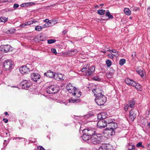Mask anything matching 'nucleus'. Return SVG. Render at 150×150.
Segmentation results:
<instances>
[{"label":"nucleus","mask_w":150,"mask_h":150,"mask_svg":"<svg viewBox=\"0 0 150 150\" xmlns=\"http://www.w3.org/2000/svg\"><path fill=\"white\" fill-rule=\"evenodd\" d=\"M98 89L96 88L92 90L94 96H96L95 101L98 105H103L106 101L107 98L101 93H98Z\"/></svg>","instance_id":"1"},{"label":"nucleus","mask_w":150,"mask_h":150,"mask_svg":"<svg viewBox=\"0 0 150 150\" xmlns=\"http://www.w3.org/2000/svg\"><path fill=\"white\" fill-rule=\"evenodd\" d=\"M99 150H112V147L110 144H106L100 147Z\"/></svg>","instance_id":"16"},{"label":"nucleus","mask_w":150,"mask_h":150,"mask_svg":"<svg viewBox=\"0 0 150 150\" xmlns=\"http://www.w3.org/2000/svg\"><path fill=\"white\" fill-rule=\"evenodd\" d=\"M90 137L86 134L83 133V134L82 136V138L84 141H88L89 142L90 141Z\"/></svg>","instance_id":"22"},{"label":"nucleus","mask_w":150,"mask_h":150,"mask_svg":"<svg viewBox=\"0 0 150 150\" xmlns=\"http://www.w3.org/2000/svg\"><path fill=\"white\" fill-rule=\"evenodd\" d=\"M132 86H134L135 88L141 91L142 90V86L139 84L137 83L135 81V83L134 85Z\"/></svg>","instance_id":"27"},{"label":"nucleus","mask_w":150,"mask_h":150,"mask_svg":"<svg viewBox=\"0 0 150 150\" xmlns=\"http://www.w3.org/2000/svg\"><path fill=\"white\" fill-rule=\"evenodd\" d=\"M42 36L41 35H38V36H35L34 38V40L35 41H38L39 40L43 41H44L45 38H42Z\"/></svg>","instance_id":"21"},{"label":"nucleus","mask_w":150,"mask_h":150,"mask_svg":"<svg viewBox=\"0 0 150 150\" xmlns=\"http://www.w3.org/2000/svg\"><path fill=\"white\" fill-rule=\"evenodd\" d=\"M21 6L22 7H26L25 3H23L21 5Z\"/></svg>","instance_id":"56"},{"label":"nucleus","mask_w":150,"mask_h":150,"mask_svg":"<svg viewBox=\"0 0 150 150\" xmlns=\"http://www.w3.org/2000/svg\"><path fill=\"white\" fill-rule=\"evenodd\" d=\"M67 31L66 30H64L62 32L64 34H65L67 33Z\"/></svg>","instance_id":"61"},{"label":"nucleus","mask_w":150,"mask_h":150,"mask_svg":"<svg viewBox=\"0 0 150 150\" xmlns=\"http://www.w3.org/2000/svg\"><path fill=\"white\" fill-rule=\"evenodd\" d=\"M12 50V47L9 45H2L0 46V50L4 52L11 51Z\"/></svg>","instance_id":"8"},{"label":"nucleus","mask_w":150,"mask_h":150,"mask_svg":"<svg viewBox=\"0 0 150 150\" xmlns=\"http://www.w3.org/2000/svg\"><path fill=\"white\" fill-rule=\"evenodd\" d=\"M132 147L131 148V149H132V150H134L135 149V147L134 145H132Z\"/></svg>","instance_id":"58"},{"label":"nucleus","mask_w":150,"mask_h":150,"mask_svg":"<svg viewBox=\"0 0 150 150\" xmlns=\"http://www.w3.org/2000/svg\"><path fill=\"white\" fill-rule=\"evenodd\" d=\"M107 51H109L110 52H112L113 53H115V54H113V55L114 56L116 57H117L119 56V54L118 53L117 51L115 49L113 50H108Z\"/></svg>","instance_id":"24"},{"label":"nucleus","mask_w":150,"mask_h":150,"mask_svg":"<svg viewBox=\"0 0 150 150\" xmlns=\"http://www.w3.org/2000/svg\"><path fill=\"white\" fill-rule=\"evenodd\" d=\"M8 18L4 17L0 18V22L5 23L7 21Z\"/></svg>","instance_id":"35"},{"label":"nucleus","mask_w":150,"mask_h":150,"mask_svg":"<svg viewBox=\"0 0 150 150\" xmlns=\"http://www.w3.org/2000/svg\"><path fill=\"white\" fill-rule=\"evenodd\" d=\"M43 21L44 22H45L48 23V22H49V19H46L45 20H44Z\"/></svg>","instance_id":"57"},{"label":"nucleus","mask_w":150,"mask_h":150,"mask_svg":"<svg viewBox=\"0 0 150 150\" xmlns=\"http://www.w3.org/2000/svg\"><path fill=\"white\" fill-rule=\"evenodd\" d=\"M135 103V101L133 100L129 101L125 105V110L127 111L129 108H133L134 106Z\"/></svg>","instance_id":"10"},{"label":"nucleus","mask_w":150,"mask_h":150,"mask_svg":"<svg viewBox=\"0 0 150 150\" xmlns=\"http://www.w3.org/2000/svg\"><path fill=\"white\" fill-rule=\"evenodd\" d=\"M15 31V30L14 28H11L8 30L7 33L8 34H12L14 33Z\"/></svg>","instance_id":"33"},{"label":"nucleus","mask_w":150,"mask_h":150,"mask_svg":"<svg viewBox=\"0 0 150 150\" xmlns=\"http://www.w3.org/2000/svg\"><path fill=\"white\" fill-rule=\"evenodd\" d=\"M19 7V5L17 4H15L13 6V8L16 9Z\"/></svg>","instance_id":"48"},{"label":"nucleus","mask_w":150,"mask_h":150,"mask_svg":"<svg viewBox=\"0 0 150 150\" xmlns=\"http://www.w3.org/2000/svg\"><path fill=\"white\" fill-rule=\"evenodd\" d=\"M89 66L90 65L89 64H87L84 66L81 69L82 71V72H86L89 69Z\"/></svg>","instance_id":"25"},{"label":"nucleus","mask_w":150,"mask_h":150,"mask_svg":"<svg viewBox=\"0 0 150 150\" xmlns=\"http://www.w3.org/2000/svg\"><path fill=\"white\" fill-rule=\"evenodd\" d=\"M137 72L141 77H143L145 75V72L144 70H141L140 69L136 71Z\"/></svg>","instance_id":"23"},{"label":"nucleus","mask_w":150,"mask_h":150,"mask_svg":"<svg viewBox=\"0 0 150 150\" xmlns=\"http://www.w3.org/2000/svg\"><path fill=\"white\" fill-rule=\"evenodd\" d=\"M115 72V71L112 68H110L109 72L106 74V76L108 78H111Z\"/></svg>","instance_id":"19"},{"label":"nucleus","mask_w":150,"mask_h":150,"mask_svg":"<svg viewBox=\"0 0 150 150\" xmlns=\"http://www.w3.org/2000/svg\"><path fill=\"white\" fill-rule=\"evenodd\" d=\"M38 150H45L41 146H39L37 148Z\"/></svg>","instance_id":"45"},{"label":"nucleus","mask_w":150,"mask_h":150,"mask_svg":"<svg viewBox=\"0 0 150 150\" xmlns=\"http://www.w3.org/2000/svg\"><path fill=\"white\" fill-rule=\"evenodd\" d=\"M25 22L26 23L27 25H29L32 24H33L32 21L31 20L27 22Z\"/></svg>","instance_id":"47"},{"label":"nucleus","mask_w":150,"mask_h":150,"mask_svg":"<svg viewBox=\"0 0 150 150\" xmlns=\"http://www.w3.org/2000/svg\"><path fill=\"white\" fill-rule=\"evenodd\" d=\"M42 28V26H37L35 28V30L37 31H40Z\"/></svg>","instance_id":"39"},{"label":"nucleus","mask_w":150,"mask_h":150,"mask_svg":"<svg viewBox=\"0 0 150 150\" xmlns=\"http://www.w3.org/2000/svg\"><path fill=\"white\" fill-rule=\"evenodd\" d=\"M56 42V40L54 39H50L47 40V43L49 44L54 43Z\"/></svg>","instance_id":"40"},{"label":"nucleus","mask_w":150,"mask_h":150,"mask_svg":"<svg viewBox=\"0 0 150 150\" xmlns=\"http://www.w3.org/2000/svg\"><path fill=\"white\" fill-rule=\"evenodd\" d=\"M77 51L76 50H71L67 51V53L68 54H74L77 53Z\"/></svg>","instance_id":"28"},{"label":"nucleus","mask_w":150,"mask_h":150,"mask_svg":"<svg viewBox=\"0 0 150 150\" xmlns=\"http://www.w3.org/2000/svg\"><path fill=\"white\" fill-rule=\"evenodd\" d=\"M3 120L4 121V122L5 123H7L8 121V119H6V118H4L3 119Z\"/></svg>","instance_id":"55"},{"label":"nucleus","mask_w":150,"mask_h":150,"mask_svg":"<svg viewBox=\"0 0 150 150\" xmlns=\"http://www.w3.org/2000/svg\"><path fill=\"white\" fill-rule=\"evenodd\" d=\"M113 121L112 119L111 118H107L105 120H104V122L107 125L112 122Z\"/></svg>","instance_id":"30"},{"label":"nucleus","mask_w":150,"mask_h":150,"mask_svg":"<svg viewBox=\"0 0 150 150\" xmlns=\"http://www.w3.org/2000/svg\"><path fill=\"white\" fill-rule=\"evenodd\" d=\"M108 56L110 58L112 59L113 58V57H114L113 56V55H112L111 54H108Z\"/></svg>","instance_id":"52"},{"label":"nucleus","mask_w":150,"mask_h":150,"mask_svg":"<svg viewBox=\"0 0 150 150\" xmlns=\"http://www.w3.org/2000/svg\"><path fill=\"white\" fill-rule=\"evenodd\" d=\"M4 114L5 115H8V112H4Z\"/></svg>","instance_id":"64"},{"label":"nucleus","mask_w":150,"mask_h":150,"mask_svg":"<svg viewBox=\"0 0 150 150\" xmlns=\"http://www.w3.org/2000/svg\"><path fill=\"white\" fill-rule=\"evenodd\" d=\"M95 70V68L94 66L91 67L86 72L85 75L88 77L92 76L93 74V72Z\"/></svg>","instance_id":"11"},{"label":"nucleus","mask_w":150,"mask_h":150,"mask_svg":"<svg viewBox=\"0 0 150 150\" xmlns=\"http://www.w3.org/2000/svg\"><path fill=\"white\" fill-rule=\"evenodd\" d=\"M136 56V52H132V56L133 58L134 57H135Z\"/></svg>","instance_id":"53"},{"label":"nucleus","mask_w":150,"mask_h":150,"mask_svg":"<svg viewBox=\"0 0 150 150\" xmlns=\"http://www.w3.org/2000/svg\"><path fill=\"white\" fill-rule=\"evenodd\" d=\"M59 88V87L57 85H52L47 88L46 91L49 94L55 93L58 92Z\"/></svg>","instance_id":"6"},{"label":"nucleus","mask_w":150,"mask_h":150,"mask_svg":"<svg viewBox=\"0 0 150 150\" xmlns=\"http://www.w3.org/2000/svg\"><path fill=\"white\" fill-rule=\"evenodd\" d=\"M51 51L52 52L54 53L55 55H56L57 53L56 52V50L54 48H52L51 50Z\"/></svg>","instance_id":"44"},{"label":"nucleus","mask_w":150,"mask_h":150,"mask_svg":"<svg viewBox=\"0 0 150 150\" xmlns=\"http://www.w3.org/2000/svg\"><path fill=\"white\" fill-rule=\"evenodd\" d=\"M21 85L22 88L26 90H27L32 85L31 82L30 81L27 80H23L21 82Z\"/></svg>","instance_id":"9"},{"label":"nucleus","mask_w":150,"mask_h":150,"mask_svg":"<svg viewBox=\"0 0 150 150\" xmlns=\"http://www.w3.org/2000/svg\"><path fill=\"white\" fill-rule=\"evenodd\" d=\"M125 62L126 60L125 59H121L119 61V64L120 66H122L125 63Z\"/></svg>","instance_id":"36"},{"label":"nucleus","mask_w":150,"mask_h":150,"mask_svg":"<svg viewBox=\"0 0 150 150\" xmlns=\"http://www.w3.org/2000/svg\"><path fill=\"white\" fill-rule=\"evenodd\" d=\"M102 113H99V114H98L97 115V118L98 119V120H102Z\"/></svg>","instance_id":"42"},{"label":"nucleus","mask_w":150,"mask_h":150,"mask_svg":"<svg viewBox=\"0 0 150 150\" xmlns=\"http://www.w3.org/2000/svg\"><path fill=\"white\" fill-rule=\"evenodd\" d=\"M23 139V138H21V137H16L15 139Z\"/></svg>","instance_id":"62"},{"label":"nucleus","mask_w":150,"mask_h":150,"mask_svg":"<svg viewBox=\"0 0 150 150\" xmlns=\"http://www.w3.org/2000/svg\"><path fill=\"white\" fill-rule=\"evenodd\" d=\"M26 25H27L26 22H25V23L21 24L20 25V26L21 27H24Z\"/></svg>","instance_id":"51"},{"label":"nucleus","mask_w":150,"mask_h":150,"mask_svg":"<svg viewBox=\"0 0 150 150\" xmlns=\"http://www.w3.org/2000/svg\"><path fill=\"white\" fill-rule=\"evenodd\" d=\"M5 132L2 129H0V136L2 137H5V134L4 133Z\"/></svg>","instance_id":"37"},{"label":"nucleus","mask_w":150,"mask_h":150,"mask_svg":"<svg viewBox=\"0 0 150 150\" xmlns=\"http://www.w3.org/2000/svg\"><path fill=\"white\" fill-rule=\"evenodd\" d=\"M80 101V99L79 98L75 99H72L71 98L69 100V101L70 103H76L79 102Z\"/></svg>","instance_id":"26"},{"label":"nucleus","mask_w":150,"mask_h":150,"mask_svg":"<svg viewBox=\"0 0 150 150\" xmlns=\"http://www.w3.org/2000/svg\"><path fill=\"white\" fill-rule=\"evenodd\" d=\"M142 142H140L136 144V146L138 148L141 147V146H142Z\"/></svg>","instance_id":"43"},{"label":"nucleus","mask_w":150,"mask_h":150,"mask_svg":"<svg viewBox=\"0 0 150 150\" xmlns=\"http://www.w3.org/2000/svg\"><path fill=\"white\" fill-rule=\"evenodd\" d=\"M63 74L60 73H55L54 74V78L57 81H62L64 79H63Z\"/></svg>","instance_id":"17"},{"label":"nucleus","mask_w":150,"mask_h":150,"mask_svg":"<svg viewBox=\"0 0 150 150\" xmlns=\"http://www.w3.org/2000/svg\"><path fill=\"white\" fill-rule=\"evenodd\" d=\"M8 142V141H7L6 140H4L3 143V144L4 146H6L7 145Z\"/></svg>","instance_id":"46"},{"label":"nucleus","mask_w":150,"mask_h":150,"mask_svg":"<svg viewBox=\"0 0 150 150\" xmlns=\"http://www.w3.org/2000/svg\"><path fill=\"white\" fill-rule=\"evenodd\" d=\"M4 134H5V135H5V137H6V135H7V134H8V133H7V132H5L4 133Z\"/></svg>","instance_id":"63"},{"label":"nucleus","mask_w":150,"mask_h":150,"mask_svg":"<svg viewBox=\"0 0 150 150\" xmlns=\"http://www.w3.org/2000/svg\"><path fill=\"white\" fill-rule=\"evenodd\" d=\"M125 81L127 84L129 86H132V85H134L135 83V81L129 78L125 79Z\"/></svg>","instance_id":"20"},{"label":"nucleus","mask_w":150,"mask_h":150,"mask_svg":"<svg viewBox=\"0 0 150 150\" xmlns=\"http://www.w3.org/2000/svg\"><path fill=\"white\" fill-rule=\"evenodd\" d=\"M3 66L6 71H10L14 67V63L11 60H6L4 61Z\"/></svg>","instance_id":"4"},{"label":"nucleus","mask_w":150,"mask_h":150,"mask_svg":"<svg viewBox=\"0 0 150 150\" xmlns=\"http://www.w3.org/2000/svg\"><path fill=\"white\" fill-rule=\"evenodd\" d=\"M106 63L107 66L108 67H110L111 65V61L109 59L107 60L106 61Z\"/></svg>","instance_id":"38"},{"label":"nucleus","mask_w":150,"mask_h":150,"mask_svg":"<svg viewBox=\"0 0 150 150\" xmlns=\"http://www.w3.org/2000/svg\"><path fill=\"white\" fill-rule=\"evenodd\" d=\"M31 21H32V23H36L37 22V21L35 19H34L33 20H32Z\"/></svg>","instance_id":"59"},{"label":"nucleus","mask_w":150,"mask_h":150,"mask_svg":"<svg viewBox=\"0 0 150 150\" xmlns=\"http://www.w3.org/2000/svg\"><path fill=\"white\" fill-rule=\"evenodd\" d=\"M55 73L50 70L44 73V75L47 77L50 78H54V74Z\"/></svg>","instance_id":"18"},{"label":"nucleus","mask_w":150,"mask_h":150,"mask_svg":"<svg viewBox=\"0 0 150 150\" xmlns=\"http://www.w3.org/2000/svg\"><path fill=\"white\" fill-rule=\"evenodd\" d=\"M36 2H29V3L30 6H33V5H35L36 4Z\"/></svg>","instance_id":"49"},{"label":"nucleus","mask_w":150,"mask_h":150,"mask_svg":"<svg viewBox=\"0 0 150 150\" xmlns=\"http://www.w3.org/2000/svg\"><path fill=\"white\" fill-rule=\"evenodd\" d=\"M106 126H107V125L104 122V120H99L97 123V127L100 129L104 128L106 127Z\"/></svg>","instance_id":"12"},{"label":"nucleus","mask_w":150,"mask_h":150,"mask_svg":"<svg viewBox=\"0 0 150 150\" xmlns=\"http://www.w3.org/2000/svg\"><path fill=\"white\" fill-rule=\"evenodd\" d=\"M124 12L125 14L127 15H129L131 13V11L128 8H125L124 9Z\"/></svg>","instance_id":"29"},{"label":"nucleus","mask_w":150,"mask_h":150,"mask_svg":"<svg viewBox=\"0 0 150 150\" xmlns=\"http://www.w3.org/2000/svg\"><path fill=\"white\" fill-rule=\"evenodd\" d=\"M105 12V11L103 9H100L98 10L97 11V13L99 14L103 15Z\"/></svg>","instance_id":"31"},{"label":"nucleus","mask_w":150,"mask_h":150,"mask_svg":"<svg viewBox=\"0 0 150 150\" xmlns=\"http://www.w3.org/2000/svg\"><path fill=\"white\" fill-rule=\"evenodd\" d=\"M20 72L22 74L27 73L30 71V69L27 66H23L19 68Z\"/></svg>","instance_id":"13"},{"label":"nucleus","mask_w":150,"mask_h":150,"mask_svg":"<svg viewBox=\"0 0 150 150\" xmlns=\"http://www.w3.org/2000/svg\"><path fill=\"white\" fill-rule=\"evenodd\" d=\"M147 13L149 16L150 18V7L147 9Z\"/></svg>","instance_id":"50"},{"label":"nucleus","mask_w":150,"mask_h":150,"mask_svg":"<svg viewBox=\"0 0 150 150\" xmlns=\"http://www.w3.org/2000/svg\"><path fill=\"white\" fill-rule=\"evenodd\" d=\"M66 89L69 93H71L75 97L79 98L81 96V92H78L77 89L75 87L72 86L70 83L68 84L67 85Z\"/></svg>","instance_id":"2"},{"label":"nucleus","mask_w":150,"mask_h":150,"mask_svg":"<svg viewBox=\"0 0 150 150\" xmlns=\"http://www.w3.org/2000/svg\"><path fill=\"white\" fill-rule=\"evenodd\" d=\"M135 110L132 109L129 112V118L132 121H133L136 117V114L135 112Z\"/></svg>","instance_id":"14"},{"label":"nucleus","mask_w":150,"mask_h":150,"mask_svg":"<svg viewBox=\"0 0 150 150\" xmlns=\"http://www.w3.org/2000/svg\"><path fill=\"white\" fill-rule=\"evenodd\" d=\"M40 78V75L37 73H33L31 76V79L34 81H37Z\"/></svg>","instance_id":"15"},{"label":"nucleus","mask_w":150,"mask_h":150,"mask_svg":"<svg viewBox=\"0 0 150 150\" xmlns=\"http://www.w3.org/2000/svg\"><path fill=\"white\" fill-rule=\"evenodd\" d=\"M101 141V137H98L97 135H94L90 138L89 142L93 144H99Z\"/></svg>","instance_id":"5"},{"label":"nucleus","mask_w":150,"mask_h":150,"mask_svg":"<svg viewBox=\"0 0 150 150\" xmlns=\"http://www.w3.org/2000/svg\"><path fill=\"white\" fill-rule=\"evenodd\" d=\"M117 127V125L115 122H112L111 123H109L106 126V128L105 130L108 131V134L112 136L114 135L115 134V129Z\"/></svg>","instance_id":"3"},{"label":"nucleus","mask_w":150,"mask_h":150,"mask_svg":"<svg viewBox=\"0 0 150 150\" xmlns=\"http://www.w3.org/2000/svg\"><path fill=\"white\" fill-rule=\"evenodd\" d=\"M93 79L95 81H99L100 80V79L99 78V76H96L93 77Z\"/></svg>","instance_id":"41"},{"label":"nucleus","mask_w":150,"mask_h":150,"mask_svg":"<svg viewBox=\"0 0 150 150\" xmlns=\"http://www.w3.org/2000/svg\"><path fill=\"white\" fill-rule=\"evenodd\" d=\"M106 15L108 17L109 19H112L113 18V16L111 15L109 10L107 11Z\"/></svg>","instance_id":"32"},{"label":"nucleus","mask_w":150,"mask_h":150,"mask_svg":"<svg viewBox=\"0 0 150 150\" xmlns=\"http://www.w3.org/2000/svg\"><path fill=\"white\" fill-rule=\"evenodd\" d=\"M47 25H46V24H45L44 25H42V28H45V27H49V24H48V23H47Z\"/></svg>","instance_id":"54"},{"label":"nucleus","mask_w":150,"mask_h":150,"mask_svg":"<svg viewBox=\"0 0 150 150\" xmlns=\"http://www.w3.org/2000/svg\"><path fill=\"white\" fill-rule=\"evenodd\" d=\"M83 132L85 133L89 136H92L94 135L96 132V129L95 128H89L87 129H84L83 131Z\"/></svg>","instance_id":"7"},{"label":"nucleus","mask_w":150,"mask_h":150,"mask_svg":"<svg viewBox=\"0 0 150 150\" xmlns=\"http://www.w3.org/2000/svg\"><path fill=\"white\" fill-rule=\"evenodd\" d=\"M26 7H27L28 6H30L29 2H27L25 3Z\"/></svg>","instance_id":"60"},{"label":"nucleus","mask_w":150,"mask_h":150,"mask_svg":"<svg viewBox=\"0 0 150 150\" xmlns=\"http://www.w3.org/2000/svg\"><path fill=\"white\" fill-rule=\"evenodd\" d=\"M102 113V119L103 120H105L107 118H106L108 116V115L105 112H103Z\"/></svg>","instance_id":"34"}]
</instances>
